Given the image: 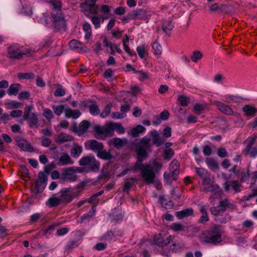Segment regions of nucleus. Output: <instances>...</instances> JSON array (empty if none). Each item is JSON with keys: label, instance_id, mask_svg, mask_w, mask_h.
Wrapping results in <instances>:
<instances>
[{"label": "nucleus", "instance_id": "09e8293b", "mask_svg": "<svg viewBox=\"0 0 257 257\" xmlns=\"http://www.w3.org/2000/svg\"><path fill=\"white\" fill-rule=\"evenodd\" d=\"M174 28V25L171 21H166L162 25V29L165 33H168Z\"/></svg>", "mask_w": 257, "mask_h": 257}, {"label": "nucleus", "instance_id": "774afa93", "mask_svg": "<svg viewBox=\"0 0 257 257\" xmlns=\"http://www.w3.org/2000/svg\"><path fill=\"white\" fill-rule=\"evenodd\" d=\"M152 165L156 171H159L162 167V164L157 160H154L152 162Z\"/></svg>", "mask_w": 257, "mask_h": 257}, {"label": "nucleus", "instance_id": "6e6552de", "mask_svg": "<svg viewBox=\"0 0 257 257\" xmlns=\"http://www.w3.org/2000/svg\"><path fill=\"white\" fill-rule=\"evenodd\" d=\"M231 204L227 199L220 201L219 204L216 207H212L210 208L211 213L215 216H217L224 212L227 208L230 207Z\"/></svg>", "mask_w": 257, "mask_h": 257}, {"label": "nucleus", "instance_id": "f704fd0d", "mask_svg": "<svg viewBox=\"0 0 257 257\" xmlns=\"http://www.w3.org/2000/svg\"><path fill=\"white\" fill-rule=\"evenodd\" d=\"M159 201L162 206L166 209L171 208L173 206V202L171 201H167L164 196H161L159 197Z\"/></svg>", "mask_w": 257, "mask_h": 257}, {"label": "nucleus", "instance_id": "864d4df0", "mask_svg": "<svg viewBox=\"0 0 257 257\" xmlns=\"http://www.w3.org/2000/svg\"><path fill=\"white\" fill-rule=\"evenodd\" d=\"M43 115L48 120H50L54 117L52 111L49 108H45L43 110Z\"/></svg>", "mask_w": 257, "mask_h": 257}, {"label": "nucleus", "instance_id": "a211bd4d", "mask_svg": "<svg viewBox=\"0 0 257 257\" xmlns=\"http://www.w3.org/2000/svg\"><path fill=\"white\" fill-rule=\"evenodd\" d=\"M179 163L176 160L172 161L170 165V170L172 172V177L173 180L177 179V177L179 174Z\"/></svg>", "mask_w": 257, "mask_h": 257}, {"label": "nucleus", "instance_id": "2f4dec72", "mask_svg": "<svg viewBox=\"0 0 257 257\" xmlns=\"http://www.w3.org/2000/svg\"><path fill=\"white\" fill-rule=\"evenodd\" d=\"M82 152V148L79 145H74L71 150L70 154L74 158H78Z\"/></svg>", "mask_w": 257, "mask_h": 257}, {"label": "nucleus", "instance_id": "72a5a7b5", "mask_svg": "<svg viewBox=\"0 0 257 257\" xmlns=\"http://www.w3.org/2000/svg\"><path fill=\"white\" fill-rule=\"evenodd\" d=\"M97 156L105 160H110L112 158V155L109 152L104 150L103 149L97 154Z\"/></svg>", "mask_w": 257, "mask_h": 257}, {"label": "nucleus", "instance_id": "ea45409f", "mask_svg": "<svg viewBox=\"0 0 257 257\" xmlns=\"http://www.w3.org/2000/svg\"><path fill=\"white\" fill-rule=\"evenodd\" d=\"M89 108L90 113L93 115H97L100 112V110L98 107V106L97 105L95 101H93V102H92L91 104L89 106Z\"/></svg>", "mask_w": 257, "mask_h": 257}, {"label": "nucleus", "instance_id": "bf43d9fd", "mask_svg": "<svg viewBox=\"0 0 257 257\" xmlns=\"http://www.w3.org/2000/svg\"><path fill=\"white\" fill-rule=\"evenodd\" d=\"M36 187L38 192H42L45 187V183L36 181Z\"/></svg>", "mask_w": 257, "mask_h": 257}, {"label": "nucleus", "instance_id": "8fccbe9b", "mask_svg": "<svg viewBox=\"0 0 257 257\" xmlns=\"http://www.w3.org/2000/svg\"><path fill=\"white\" fill-rule=\"evenodd\" d=\"M256 139V136H252L247 138V139L245 141V143L247 144V145L245 148L248 150V149L250 147H252V146L254 144L255 141Z\"/></svg>", "mask_w": 257, "mask_h": 257}, {"label": "nucleus", "instance_id": "338daca9", "mask_svg": "<svg viewBox=\"0 0 257 257\" xmlns=\"http://www.w3.org/2000/svg\"><path fill=\"white\" fill-rule=\"evenodd\" d=\"M112 71L111 69H106L104 73V77L109 81L112 80Z\"/></svg>", "mask_w": 257, "mask_h": 257}, {"label": "nucleus", "instance_id": "a878e982", "mask_svg": "<svg viewBox=\"0 0 257 257\" xmlns=\"http://www.w3.org/2000/svg\"><path fill=\"white\" fill-rule=\"evenodd\" d=\"M62 204L59 196H52L50 197L46 202L47 206L50 207H56Z\"/></svg>", "mask_w": 257, "mask_h": 257}, {"label": "nucleus", "instance_id": "13d9d810", "mask_svg": "<svg viewBox=\"0 0 257 257\" xmlns=\"http://www.w3.org/2000/svg\"><path fill=\"white\" fill-rule=\"evenodd\" d=\"M114 236V234L112 231H107L105 234L100 237L101 240H109Z\"/></svg>", "mask_w": 257, "mask_h": 257}, {"label": "nucleus", "instance_id": "cd10ccee", "mask_svg": "<svg viewBox=\"0 0 257 257\" xmlns=\"http://www.w3.org/2000/svg\"><path fill=\"white\" fill-rule=\"evenodd\" d=\"M236 176L239 180V182L242 183L248 180L249 174L248 171H246L244 169H241Z\"/></svg>", "mask_w": 257, "mask_h": 257}, {"label": "nucleus", "instance_id": "dca6fc26", "mask_svg": "<svg viewBox=\"0 0 257 257\" xmlns=\"http://www.w3.org/2000/svg\"><path fill=\"white\" fill-rule=\"evenodd\" d=\"M223 187L225 191L228 192L230 190V187L235 192H239L240 191V187L241 185L238 181L235 180L233 181H226L223 184Z\"/></svg>", "mask_w": 257, "mask_h": 257}, {"label": "nucleus", "instance_id": "2eb2a0df", "mask_svg": "<svg viewBox=\"0 0 257 257\" xmlns=\"http://www.w3.org/2000/svg\"><path fill=\"white\" fill-rule=\"evenodd\" d=\"M16 142L17 146L25 151L32 152L34 151L33 147L25 139L17 137L16 139Z\"/></svg>", "mask_w": 257, "mask_h": 257}, {"label": "nucleus", "instance_id": "20e7f679", "mask_svg": "<svg viewBox=\"0 0 257 257\" xmlns=\"http://www.w3.org/2000/svg\"><path fill=\"white\" fill-rule=\"evenodd\" d=\"M31 51V49H26L18 44H14L8 48V54L10 58L20 59L24 56L27 55Z\"/></svg>", "mask_w": 257, "mask_h": 257}, {"label": "nucleus", "instance_id": "c03bdc74", "mask_svg": "<svg viewBox=\"0 0 257 257\" xmlns=\"http://www.w3.org/2000/svg\"><path fill=\"white\" fill-rule=\"evenodd\" d=\"M18 77L19 79H33L35 75L33 73H19Z\"/></svg>", "mask_w": 257, "mask_h": 257}, {"label": "nucleus", "instance_id": "0e129e2a", "mask_svg": "<svg viewBox=\"0 0 257 257\" xmlns=\"http://www.w3.org/2000/svg\"><path fill=\"white\" fill-rule=\"evenodd\" d=\"M65 94V90L62 87H58L54 92V95L56 97L63 96Z\"/></svg>", "mask_w": 257, "mask_h": 257}, {"label": "nucleus", "instance_id": "7ed1b4c3", "mask_svg": "<svg viewBox=\"0 0 257 257\" xmlns=\"http://www.w3.org/2000/svg\"><path fill=\"white\" fill-rule=\"evenodd\" d=\"M53 8L52 9V17L54 21L55 28L58 30H65L66 22L64 16L61 11V3L58 0L51 1Z\"/></svg>", "mask_w": 257, "mask_h": 257}, {"label": "nucleus", "instance_id": "c9c22d12", "mask_svg": "<svg viewBox=\"0 0 257 257\" xmlns=\"http://www.w3.org/2000/svg\"><path fill=\"white\" fill-rule=\"evenodd\" d=\"M145 128L142 125H138L131 130V135L133 137H137L139 134L145 131Z\"/></svg>", "mask_w": 257, "mask_h": 257}, {"label": "nucleus", "instance_id": "5fc2aeb1", "mask_svg": "<svg viewBox=\"0 0 257 257\" xmlns=\"http://www.w3.org/2000/svg\"><path fill=\"white\" fill-rule=\"evenodd\" d=\"M83 30L86 33L85 36V38L86 39H89L91 34V29L90 24L85 23L83 26Z\"/></svg>", "mask_w": 257, "mask_h": 257}, {"label": "nucleus", "instance_id": "e2e57ef3", "mask_svg": "<svg viewBox=\"0 0 257 257\" xmlns=\"http://www.w3.org/2000/svg\"><path fill=\"white\" fill-rule=\"evenodd\" d=\"M137 52L141 58H144L145 55L146 51L144 46H139L137 48Z\"/></svg>", "mask_w": 257, "mask_h": 257}, {"label": "nucleus", "instance_id": "473e14b6", "mask_svg": "<svg viewBox=\"0 0 257 257\" xmlns=\"http://www.w3.org/2000/svg\"><path fill=\"white\" fill-rule=\"evenodd\" d=\"M25 119L28 120V123H29L31 127L32 126L37 125L38 122V118L37 115L34 113H32L31 114L29 115L27 119Z\"/></svg>", "mask_w": 257, "mask_h": 257}, {"label": "nucleus", "instance_id": "6ab92c4d", "mask_svg": "<svg viewBox=\"0 0 257 257\" xmlns=\"http://www.w3.org/2000/svg\"><path fill=\"white\" fill-rule=\"evenodd\" d=\"M196 174L202 179V182H206L210 178V174L205 169L202 168H195Z\"/></svg>", "mask_w": 257, "mask_h": 257}, {"label": "nucleus", "instance_id": "a18cd8bd", "mask_svg": "<svg viewBox=\"0 0 257 257\" xmlns=\"http://www.w3.org/2000/svg\"><path fill=\"white\" fill-rule=\"evenodd\" d=\"M52 108L55 114L58 116L61 115L65 110L64 109V106L63 105H53Z\"/></svg>", "mask_w": 257, "mask_h": 257}, {"label": "nucleus", "instance_id": "052dcab7", "mask_svg": "<svg viewBox=\"0 0 257 257\" xmlns=\"http://www.w3.org/2000/svg\"><path fill=\"white\" fill-rule=\"evenodd\" d=\"M30 94L28 91H24L21 92L18 95L20 100L28 99L29 98Z\"/></svg>", "mask_w": 257, "mask_h": 257}, {"label": "nucleus", "instance_id": "7c9ffc66", "mask_svg": "<svg viewBox=\"0 0 257 257\" xmlns=\"http://www.w3.org/2000/svg\"><path fill=\"white\" fill-rule=\"evenodd\" d=\"M73 140V137L67 134L61 133L58 136L57 142L62 144L64 142H69Z\"/></svg>", "mask_w": 257, "mask_h": 257}, {"label": "nucleus", "instance_id": "f257e3e1", "mask_svg": "<svg viewBox=\"0 0 257 257\" xmlns=\"http://www.w3.org/2000/svg\"><path fill=\"white\" fill-rule=\"evenodd\" d=\"M151 147V140L147 137H144L137 144L136 151L137 154L138 161L132 168L134 171L141 170V176L147 185L154 183L156 178L153 167L150 164H143L142 163V160L147 156V150Z\"/></svg>", "mask_w": 257, "mask_h": 257}, {"label": "nucleus", "instance_id": "c756f323", "mask_svg": "<svg viewBox=\"0 0 257 257\" xmlns=\"http://www.w3.org/2000/svg\"><path fill=\"white\" fill-rule=\"evenodd\" d=\"M205 162L207 166L212 170L215 171L218 169V164L214 159L211 158H208L206 159Z\"/></svg>", "mask_w": 257, "mask_h": 257}, {"label": "nucleus", "instance_id": "3c124183", "mask_svg": "<svg viewBox=\"0 0 257 257\" xmlns=\"http://www.w3.org/2000/svg\"><path fill=\"white\" fill-rule=\"evenodd\" d=\"M111 106L112 105L111 104H108L106 105V106L105 107V108H104V109L100 114V116L102 118H104L110 114Z\"/></svg>", "mask_w": 257, "mask_h": 257}, {"label": "nucleus", "instance_id": "9b49d317", "mask_svg": "<svg viewBox=\"0 0 257 257\" xmlns=\"http://www.w3.org/2000/svg\"><path fill=\"white\" fill-rule=\"evenodd\" d=\"M79 169H74L73 167H70L64 169L62 173V177L64 180H68L69 181H74L77 179L76 175V170Z\"/></svg>", "mask_w": 257, "mask_h": 257}, {"label": "nucleus", "instance_id": "f3484780", "mask_svg": "<svg viewBox=\"0 0 257 257\" xmlns=\"http://www.w3.org/2000/svg\"><path fill=\"white\" fill-rule=\"evenodd\" d=\"M150 135L153 139V144L156 146L159 147L164 143L165 140L163 137L160 136L157 131L153 130L151 131Z\"/></svg>", "mask_w": 257, "mask_h": 257}, {"label": "nucleus", "instance_id": "5701e85b", "mask_svg": "<svg viewBox=\"0 0 257 257\" xmlns=\"http://www.w3.org/2000/svg\"><path fill=\"white\" fill-rule=\"evenodd\" d=\"M81 115V112L78 109H72L70 108L65 110V115L67 118L72 117L74 119L78 118Z\"/></svg>", "mask_w": 257, "mask_h": 257}, {"label": "nucleus", "instance_id": "4468645a", "mask_svg": "<svg viewBox=\"0 0 257 257\" xmlns=\"http://www.w3.org/2000/svg\"><path fill=\"white\" fill-rule=\"evenodd\" d=\"M85 147L87 149L92 150L97 154L103 149V145L95 140H91L85 143Z\"/></svg>", "mask_w": 257, "mask_h": 257}, {"label": "nucleus", "instance_id": "393cba45", "mask_svg": "<svg viewBox=\"0 0 257 257\" xmlns=\"http://www.w3.org/2000/svg\"><path fill=\"white\" fill-rule=\"evenodd\" d=\"M200 211L202 213L201 216L199 219V222L204 224L209 220V216L204 205H200Z\"/></svg>", "mask_w": 257, "mask_h": 257}, {"label": "nucleus", "instance_id": "9d476101", "mask_svg": "<svg viewBox=\"0 0 257 257\" xmlns=\"http://www.w3.org/2000/svg\"><path fill=\"white\" fill-rule=\"evenodd\" d=\"M149 18L147 11L144 9H139L134 11L132 13L129 14L128 20L141 19L143 20H148Z\"/></svg>", "mask_w": 257, "mask_h": 257}, {"label": "nucleus", "instance_id": "69168bd1", "mask_svg": "<svg viewBox=\"0 0 257 257\" xmlns=\"http://www.w3.org/2000/svg\"><path fill=\"white\" fill-rule=\"evenodd\" d=\"M80 45V43L77 40L73 39L70 41L69 42V46L72 49H78L79 48V45Z\"/></svg>", "mask_w": 257, "mask_h": 257}, {"label": "nucleus", "instance_id": "c85d7f7f", "mask_svg": "<svg viewBox=\"0 0 257 257\" xmlns=\"http://www.w3.org/2000/svg\"><path fill=\"white\" fill-rule=\"evenodd\" d=\"M111 134L114 130H115L119 134H123L124 132V128L122 126L121 124L117 122H110V126Z\"/></svg>", "mask_w": 257, "mask_h": 257}, {"label": "nucleus", "instance_id": "f8f14e48", "mask_svg": "<svg viewBox=\"0 0 257 257\" xmlns=\"http://www.w3.org/2000/svg\"><path fill=\"white\" fill-rule=\"evenodd\" d=\"M80 11L88 18L91 17V14L96 15L98 14V6L87 5L86 4H80Z\"/></svg>", "mask_w": 257, "mask_h": 257}, {"label": "nucleus", "instance_id": "e433bc0d", "mask_svg": "<svg viewBox=\"0 0 257 257\" xmlns=\"http://www.w3.org/2000/svg\"><path fill=\"white\" fill-rule=\"evenodd\" d=\"M243 153L245 156L249 155L251 157L254 158L257 156V147H250L248 150L247 148H245L243 151Z\"/></svg>", "mask_w": 257, "mask_h": 257}, {"label": "nucleus", "instance_id": "6e6d98bb", "mask_svg": "<svg viewBox=\"0 0 257 257\" xmlns=\"http://www.w3.org/2000/svg\"><path fill=\"white\" fill-rule=\"evenodd\" d=\"M180 104L183 106H187L188 104L189 98L184 95H180L178 97Z\"/></svg>", "mask_w": 257, "mask_h": 257}, {"label": "nucleus", "instance_id": "423d86ee", "mask_svg": "<svg viewBox=\"0 0 257 257\" xmlns=\"http://www.w3.org/2000/svg\"><path fill=\"white\" fill-rule=\"evenodd\" d=\"M211 180L210 179L206 182H202L203 186L202 190L205 192H211L210 198L214 199L217 197V195L220 194V189L218 185L211 183Z\"/></svg>", "mask_w": 257, "mask_h": 257}, {"label": "nucleus", "instance_id": "4be33fe9", "mask_svg": "<svg viewBox=\"0 0 257 257\" xmlns=\"http://www.w3.org/2000/svg\"><path fill=\"white\" fill-rule=\"evenodd\" d=\"M22 89L21 85L19 83L11 84L7 90V93L10 95H17Z\"/></svg>", "mask_w": 257, "mask_h": 257}, {"label": "nucleus", "instance_id": "a19ab883", "mask_svg": "<svg viewBox=\"0 0 257 257\" xmlns=\"http://www.w3.org/2000/svg\"><path fill=\"white\" fill-rule=\"evenodd\" d=\"M5 105L7 108L11 109L19 108L22 105V104L21 102L16 101L9 100L5 104Z\"/></svg>", "mask_w": 257, "mask_h": 257}, {"label": "nucleus", "instance_id": "4d7b16f0", "mask_svg": "<svg viewBox=\"0 0 257 257\" xmlns=\"http://www.w3.org/2000/svg\"><path fill=\"white\" fill-rule=\"evenodd\" d=\"M152 48L155 51V53L157 55H160L162 53V49L161 47L160 46V44H158V42L155 41L153 45H152Z\"/></svg>", "mask_w": 257, "mask_h": 257}, {"label": "nucleus", "instance_id": "1a4fd4ad", "mask_svg": "<svg viewBox=\"0 0 257 257\" xmlns=\"http://www.w3.org/2000/svg\"><path fill=\"white\" fill-rule=\"evenodd\" d=\"M75 195V193L70 188H66L61 190L59 196L62 204H66L70 202Z\"/></svg>", "mask_w": 257, "mask_h": 257}, {"label": "nucleus", "instance_id": "39448f33", "mask_svg": "<svg viewBox=\"0 0 257 257\" xmlns=\"http://www.w3.org/2000/svg\"><path fill=\"white\" fill-rule=\"evenodd\" d=\"M80 166H89L94 172H97L100 167V163L93 156L82 157L79 161Z\"/></svg>", "mask_w": 257, "mask_h": 257}, {"label": "nucleus", "instance_id": "4c0bfd02", "mask_svg": "<svg viewBox=\"0 0 257 257\" xmlns=\"http://www.w3.org/2000/svg\"><path fill=\"white\" fill-rule=\"evenodd\" d=\"M170 228L174 232H180L184 230L185 226L181 223L175 222L170 225Z\"/></svg>", "mask_w": 257, "mask_h": 257}, {"label": "nucleus", "instance_id": "b1692460", "mask_svg": "<svg viewBox=\"0 0 257 257\" xmlns=\"http://www.w3.org/2000/svg\"><path fill=\"white\" fill-rule=\"evenodd\" d=\"M193 214L192 208H187L175 213L176 216L179 219L191 216Z\"/></svg>", "mask_w": 257, "mask_h": 257}, {"label": "nucleus", "instance_id": "412c9836", "mask_svg": "<svg viewBox=\"0 0 257 257\" xmlns=\"http://www.w3.org/2000/svg\"><path fill=\"white\" fill-rule=\"evenodd\" d=\"M57 164L59 166H64L68 164L71 165L73 164V161L68 154H64L60 157Z\"/></svg>", "mask_w": 257, "mask_h": 257}, {"label": "nucleus", "instance_id": "79ce46f5", "mask_svg": "<svg viewBox=\"0 0 257 257\" xmlns=\"http://www.w3.org/2000/svg\"><path fill=\"white\" fill-rule=\"evenodd\" d=\"M203 57L202 53L198 50H195L193 52L191 59L193 62L196 63L198 60L201 59Z\"/></svg>", "mask_w": 257, "mask_h": 257}, {"label": "nucleus", "instance_id": "37998d69", "mask_svg": "<svg viewBox=\"0 0 257 257\" xmlns=\"http://www.w3.org/2000/svg\"><path fill=\"white\" fill-rule=\"evenodd\" d=\"M89 122L87 120H83L79 124L80 135L83 134L88 128Z\"/></svg>", "mask_w": 257, "mask_h": 257}, {"label": "nucleus", "instance_id": "bb28decb", "mask_svg": "<svg viewBox=\"0 0 257 257\" xmlns=\"http://www.w3.org/2000/svg\"><path fill=\"white\" fill-rule=\"evenodd\" d=\"M244 114L247 116H254L257 112V109L249 105H245L242 108Z\"/></svg>", "mask_w": 257, "mask_h": 257}, {"label": "nucleus", "instance_id": "ddd939ff", "mask_svg": "<svg viewBox=\"0 0 257 257\" xmlns=\"http://www.w3.org/2000/svg\"><path fill=\"white\" fill-rule=\"evenodd\" d=\"M110 122L104 126L96 125L94 127V131L100 136V138L111 135V130L109 128Z\"/></svg>", "mask_w": 257, "mask_h": 257}, {"label": "nucleus", "instance_id": "603ef678", "mask_svg": "<svg viewBox=\"0 0 257 257\" xmlns=\"http://www.w3.org/2000/svg\"><path fill=\"white\" fill-rule=\"evenodd\" d=\"M174 154V151L172 149H168L164 151V159L169 160L173 157Z\"/></svg>", "mask_w": 257, "mask_h": 257}, {"label": "nucleus", "instance_id": "de8ad7c7", "mask_svg": "<svg viewBox=\"0 0 257 257\" xmlns=\"http://www.w3.org/2000/svg\"><path fill=\"white\" fill-rule=\"evenodd\" d=\"M184 246L183 243L179 241H175L170 246V249L173 251H177Z\"/></svg>", "mask_w": 257, "mask_h": 257}, {"label": "nucleus", "instance_id": "49530a36", "mask_svg": "<svg viewBox=\"0 0 257 257\" xmlns=\"http://www.w3.org/2000/svg\"><path fill=\"white\" fill-rule=\"evenodd\" d=\"M113 145L116 148H120L126 143V139L114 138L113 141Z\"/></svg>", "mask_w": 257, "mask_h": 257}, {"label": "nucleus", "instance_id": "aec40b11", "mask_svg": "<svg viewBox=\"0 0 257 257\" xmlns=\"http://www.w3.org/2000/svg\"><path fill=\"white\" fill-rule=\"evenodd\" d=\"M216 105L218 109L225 114L231 115L233 113L232 109L227 105L220 102H216Z\"/></svg>", "mask_w": 257, "mask_h": 257}, {"label": "nucleus", "instance_id": "0eeeda50", "mask_svg": "<svg viewBox=\"0 0 257 257\" xmlns=\"http://www.w3.org/2000/svg\"><path fill=\"white\" fill-rule=\"evenodd\" d=\"M173 238L174 237L171 235L168 236L167 234L164 232L155 235L154 237V240L155 244L159 246L163 247L169 244Z\"/></svg>", "mask_w": 257, "mask_h": 257}, {"label": "nucleus", "instance_id": "f03ea898", "mask_svg": "<svg viewBox=\"0 0 257 257\" xmlns=\"http://www.w3.org/2000/svg\"><path fill=\"white\" fill-rule=\"evenodd\" d=\"M202 243L216 245L222 241L220 226L215 225L212 228L205 230L199 236Z\"/></svg>", "mask_w": 257, "mask_h": 257}, {"label": "nucleus", "instance_id": "680f3d73", "mask_svg": "<svg viewBox=\"0 0 257 257\" xmlns=\"http://www.w3.org/2000/svg\"><path fill=\"white\" fill-rule=\"evenodd\" d=\"M110 217L112 221H114L115 223H117L119 221H120L123 218V216L119 214L117 215H110Z\"/></svg>", "mask_w": 257, "mask_h": 257}, {"label": "nucleus", "instance_id": "58836bf2", "mask_svg": "<svg viewBox=\"0 0 257 257\" xmlns=\"http://www.w3.org/2000/svg\"><path fill=\"white\" fill-rule=\"evenodd\" d=\"M91 18V22L94 25L95 28H98L100 27L101 22H103L104 20L106 19L105 17H102V18L97 17V16H93L90 17Z\"/></svg>", "mask_w": 257, "mask_h": 257}]
</instances>
